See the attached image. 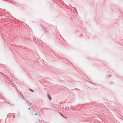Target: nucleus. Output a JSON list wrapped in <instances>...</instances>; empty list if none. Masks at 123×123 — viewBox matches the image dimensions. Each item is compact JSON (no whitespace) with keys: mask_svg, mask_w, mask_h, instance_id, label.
<instances>
[{"mask_svg":"<svg viewBox=\"0 0 123 123\" xmlns=\"http://www.w3.org/2000/svg\"><path fill=\"white\" fill-rule=\"evenodd\" d=\"M47 96L49 98L50 100H51V98L50 96V95L49 94H48L47 95Z\"/></svg>","mask_w":123,"mask_h":123,"instance_id":"nucleus-1","label":"nucleus"},{"mask_svg":"<svg viewBox=\"0 0 123 123\" xmlns=\"http://www.w3.org/2000/svg\"><path fill=\"white\" fill-rule=\"evenodd\" d=\"M29 90H30L31 91H32V92H33V90L30 89H29Z\"/></svg>","mask_w":123,"mask_h":123,"instance_id":"nucleus-2","label":"nucleus"},{"mask_svg":"<svg viewBox=\"0 0 123 123\" xmlns=\"http://www.w3.org/2000/svg\"><path fill=\"white\" fill-rule=\"evenodd\" d=\"M37 113H36V114H35V115H37Z\"/></svg>","mask_w":123,"mask_h":123,"instance_id":"nucleus-3","label":"nucleus"},{"mask_svg":"<svg viewBox=\"0 0 123 123\" xmlns=\"http://www.w3.org/2000/svg\"><path fill=\"white\" fill-rule=\"evenodd\" d=\"M28 109H29V110L30 109V108H28Z\"/></svg>","mask_w":123,"mask_h":123,"instance_id":"nucleus-4","label":"nucleus"}]
</instances>
